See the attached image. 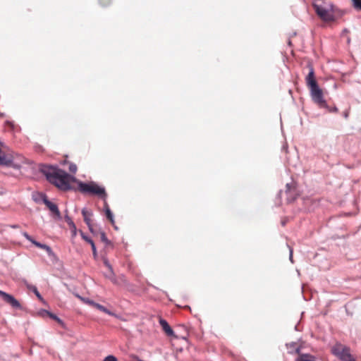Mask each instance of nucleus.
Returning <instances> with one entry per match:
<instances>
[{
	"label": "nucleus",
	"instance_id": "obj_12",
	"mask_svg": "<svg viewBox=\"0 0 361 361\" xmlns=\"http://www.w3.org/2000/svg\"><path fill=\"white\" fill-rule=\"evenodd\" d=\"M347 348L341 344H336L332 347L331 353L338 357Z\"/></svg>",
	"mask_w": 361,
	"mask_h": 361
},
{
	"label": "nucleus",
	"instance_id": "obj_6",
	"mask_svg": "<svg viewBox=\"0 0 361 361\" xmlns=\"http://www.w3.org/2000/svg\"><path fill=\"white\" fill-rule=\"evenodd\" d=\"M43 202L44 204L49 208V209L52 212V214L56 216V219H61V215L59 210L58 206L54 202L49 201L47 197L43 198Z\"/></svg>",
	"mask_w": 361,
	"mask_h": 361
},
{
	"label": "nucleus",
	"instance_id": "obj_28",
	"mask_svg": "<svg viewBox=\"0 0 361 361\" xmlns=\"http://www.w3.org/2000/svg\"><path fill=\"white\" fill-rule=\"evenodd\" d=\"M99 1L102 6H106L111 4V0H99Z\"/></svg>",
	"mask_w": 361,
	"mask_h": 361
},
{
	"label": "nucleus",
	"instance_id": "obj_31",
	"mask_svg": "<svg viewBox=\"0 0 361 361\" xmlns=\"http://www.w3.org/2000/svg\"><path fill=\"white\" fill-rule=\"evenodd\" d=\"M291 184L290 183H286V192H290V190H291Z\"/></svg>",
	"mask_w": 361,
	"mask_h": 361
},
{
	"label": "nucleus",
	"instance_id": "obj_38",
	"mask_svg": "<svg viewBox=\"0 0 361 361\" xmlns=\"http://www.w3.org/2000/svg\"><path fill=\"white\" fill-rule=\"evenodd\" d=\"M114 228H115L116 230H117V229H118V227H117L116 226H114Z\"/></svg>",
	"mask_w": 361,
	"mask_h": 361
},
{
	"label": "nucleus",
	"instance_id": "obj_26",
	"mask_svg": "<svg viewBox=\"0 0 361 361\" xmlns=\"http://www.w3.org/2000/svg\"><path fill=\"white\" fill-rule=\"evenodd\" d=\"M23 235L27 240H29L30 242H31L32 244H33V242H37L36 240H35L27 233L26 232H23L22 233Z\"/></svg>",
	"mask_w": 361,
	"mask_h": 361
},
{
	"label": "nucleus",
	"instance_id": "obj_35",
	"mask_svg": "<svg viewBox=\"0 0 361 361\" xmlns=\"http://www.w3.org/2000/svg\"><path fill=\"white\" fill-rule=\"evenodd\" d=\"M348 112H345V113L344 114V117L346 118H348Z\"/></svg>",
	"mask_w": 361,
	"mask_h": 361
},
{
	"label": "nucleus",
	"instance_id": "obj_23",
	"mask_svg": "<svg viewBox=\"0 0 361 361\" xmlns=\"http://www.w3.org/2000/svg\"><path fill=\"white\" fill-rule=\"evenodd\" d=\"M101 240L106 243V245H111V241L109 240L104 232L101 233Z\"/></svg>",
	"mask_w": 361,
	"mask_h": 361
},
{
	"label": "nucleus",
	"instance_id": "obj_14",
	"mask_svg": "<svg viewBox=\"0 0 361 361\" xmlns=\"http://www.w3.org/2000/svg\"><path fill=\"white\" fill-rule=\"evenodd\" d=\"M33 245H35L36 247L42 248L43 250H45L48 254L49 256L51 257L54 255V252L52 251L51 248L48 246L47 245L42 244L39 242H33Z\"/></svg>",
	"mask_w": 361,
	"mask_h": 361
},
{
	"label": "nucleus",
	"instance_id": "obj_18",
	"mask_svg": "<svg viewBox=\"0 0 361 361\" xmlns=\"http://www.w3.org/2000/svg\"><path fill=\"white\" fill-rule=\"evenodd\" d=\"M93 307H94L95 308L98 309L99 310H100L109 315H113V313L110 310H109L104 306H103L99 303L94 302Z\"/></svg>",
	"mask_w": 361,
	"mask_h": 361
},
{
	"label": "nucleus",
	"instance_id": "obj_20",
	"mask_svg": "<svg viewBox=\"0 0 361 361\" xmlns=\"http://www.w3.org/2000/svg\"><path fill=\"white\" fill-rule=\"evenodd\" d=\"M11 160L10 158H8V157H6L4 154V155L0 154V164H1L8 166L11 164Z\"/></svg>",
	"mask_w": 361,
	"mask_h": 361
},
{
	"label": "nucleus",
	"instance_id": "obj_15",
	"mask_svg": "<svg viewBox=\"0 0 361 361\" xmlns=\"http://www.w3.org/2000/svg\"><path fill=\"white\" fill-rule=\"evenodd\" d=\"M65 219H66V221L67 222V224L70 226V228H71V232H72V235L73 236H75L76 235V233H77V229H76L75 224H74V222L72 221V219L68 215H66L65 216Z\"/></svg>",
	"mask_w": 361,
	"mask_h": 361
},
{
	"label": "nucleus",
	"instance_id": "obj_27",
	"mask_svg": "<svg viewBox=\"0 0 361 361\" xmlns=\"http://www.w3.org/2000/svg\"><path fill=\"white\" fill-rule=\"evenodd\" d=\"M68 169L71 173H75L77 171V166L75 164H71Z\"/></svg>",
	"mask_w": 361,
	"mask_h": 361
},
{
	"label": "nucleus",
	"instance_id": "obj_29",
	"mask_svg": "<svg viewBox=\"0 0 361 361\" xmlns=\"http://www.w3.org/2000/svg\"><path fill=\"white\" fill-rule=\"evenodd\" d=\"M104 361H117V358L114 355H108L104 358Z\"/></svg>",
	"mask_w": 361,
	"mask_h": 361
},
{
	"label": "nucleus",
	"instance_id": "obj_33",
	"mask_svg": "<svg viewBox=\"0 0 361 361\" xmlns=\"http://www.w3.org/2000/svg\"><path fill=\"white\" fill-rule=\"evenodd\" d=\"M326 109H328L330 112H337L338 111V109L336 106H334L333 108H329V106H328Z\"/></svg>",
	"mask_w": 361,
	"mask_h": 361
},
{
	"label": "nucleus",
	"instance_id": "obj_17",
	"mask_svg": "<svg viewBox=\"0 0 361 361\" xmlns=\"http://www.w3.org/2000/svg\"><path fill=\"white\" fill-rule=\"evenodd\" d=\"M25 285L27 286V288L33 292V293L35 294V295L37 297V298H39V300H42V295H40V293H39L37 287L35 286H33V285H31V284H29L27 283V282H25Z\"/></svg>",
	"mask_w": 361,
	"mask_h": 361
},
{
	"label": "nucleus",
	"instance_id": "obj_7",
	"mask_svg": "<svg viewBox=\"0 0 361 361\" xmlns=\"http://www.w3.org/2000/svg\"><path fill=\"white\" fill-rule=\"evenodd\" d=\"M306 83L308 87L317 84L314 78V71L312 66H310V71L306 77Z\"/></svg>",
	"mask_w": 361,
	"mask_h": 361
},
{
	"label": "nucleus",
	"instance_id": "obj_25",
	"mask_svg": "<svg viewBox=\"0 0 361 361\" xmlns=\"http://www.w3.org/2000/svg\"><path fill=\"white\" fill-rule=\"evenodd\" d=\"M353 6L358 10H361V0H352Z\"/></svg>",
	"mask_w": 361,
	"mask_h": 361
},
{
	"label": "nucleus",
	"instance_id": "obj_3",
	"mask_svg": "<svg viewBox=\"0 0 361 361\" xmlns=\"http://www.w3.org/2000/svg\"><path fill=\"white\" fill-rule=\"evenodd\" d=\"M313 7L314 8L317 14L324 21L329 22L334 20V14H333V5H319L316 3L313 4Z\"/></svg>",
	"mask_w": 361,
	"mask_h": 361
},
{
	"label": "nucleus",
	"instance_id": "obj_13",
	"mask_svg": "<svg viewBox=\"0 0 361 361\" xmlns=\"http://www.w3.org/2000/svg\"><path fill=\"white\" fill-rule=\"evenodd\" d=\"M338 358L342 361H355V360L350 353L349 348H347L345 350H344L343 353L338 357Z\"/></svg>",
	"mask_w": 361,
	"mask_h": 361
},
{
	"label": "nucleus",
	"instance_id": "obj_1",
	"mask_svg": "<svg viewBox=\"0 0 361 361\" xmlns=\"http://www.w3.org/2000/svg\"><path fill=\"white\" fill-rule=\"evenodd\" d=\"M39 170L51 183L64 191L69 190L71 188V182L77 181L74 176L57 167L42 165Z\"/></svg>",
	"mask_w": 361,
	"mask_h": 361
},
{
	"label": "nucleus",
	"instance_id": "obj_37",
	"mask_svg": "<svg viewBox=\"0 0 361 361\" xmlns=\"http://www.w3.org/2000/svg\"><path fill=\"white\" fill-rule=\"evenodd\" d=\"M286 224V221H282V225H285Z\"/></svg>",
	"mask_w": 361,
	"mask_h": 361
},
{
	"label": "nucleus",
	"instance_id": "obj_16",
	"mask_svg": "<svg viewBox=\"0 0 361 361\" xmlns=\"http://www.w3.org/2000/svg\"><path fill=\"white\" fill-rule=\"evenodd\" d=\"M295 361H315V357L310 354H300Z\"/></svg>",
	"mask_w": 361,
	"mask_h": 361
},
{
	"label": "nucleus",
	"instance_id": "obj_36",
	"mask_svg": "<svg viewBox=\"0 0 361 361\" xmlns=\"http://www.w3.org/2000/svg\"><path fill=\"white\" fill-rule=\"evenodd\" d=\"M11 227L13 228H18V225H13V226H11Z\"/></svg>",
	"mask_w": 361,
	"mask_h": 361
},
{
	"label": "nucleus",
	"instance_id": "obj_8",
	"mask_svg": "<svg viewBox=\"0 0 361 361\" xmlns=\"http://www.w3.org/2000/svg\"><path fill=\"white\" fill-rule=\"evenodd\" d=\"M159 324L167 336H171L174 335L173 329L165 319H160Z\"/></svg>",
	"mask_w": 361,
	"mask_h": 361
},
{
	"label": "nucleus",
	"instance_id": "obj_24",
	"mask_svg": "<svg viewBox=\"0 0 361 361\" xmlns=\"http://www.w3.org/2000/svg\"><path fill=\"white\" fill-rule=\"evenodd\" d=\"M51 319L57 321L59 323H62V321L56 315L48 311H44Z\"/></svg>",
	"mask_w": 361,
	"mask_h": 361
},
{
	"label": "nucleus",
	"instance_id": "obj_21",
	"mask_svg": "<svg viewBox=\"0 0 361 361\" xmlns=\"http://www.w3.org/2000/svg\"><path fill=\"white\" fill-rule=\"evenodd\" d=\"M106 278L109 279L112 282L116 283V280L114 277V273L113 269H108V271L104 274Z\"/></svg>",
	"mask_w": 361,
	"mask_h": 361
},
{
	"label": "nucleus",
	"instance_id": "obj_4",
	"mask_svg": "<svg viewBox=\"0 0 361 361\" xmlns=\"http://www.w3.org/2000/svg\"><path fill=\"white\" fill-rule=\"evenodd\" d=\"M309 89L312 101L320 107L327 108L328 105L324 99L322 90L318 84L310 87Z\"/></svg>",
	"mask_w": 361,
	"mask_h": 361
},
{
	"label": "nucleus",
	"instance_id": "obj_10",
	"mask_svg": "<svg viewBox=\"0 0 361 361\" xmlns=\"http://www.w3.org/2000/svg\"><path fill=\"white\" fill-rule=\"evenodd\" d=\"M82 214L84 218V221L87 225L90 231L93 232V229L91 225V219H90V216L92 215V213L91 212H88L85 208H84L82 210Z\"/></svg>",
	"mask_w": 361,
	"mask_h": 361
},
{
	"label": "nucleus",
	"instance_id": "obj_34",
	"mask_svg": "<svg viewBox=\"0 0 361 361\" xmlns=\"http://www.w3.org/2000/svg\"><path fill=\"white\" fill-rule=\"evenodd\" d=\"M103 200H104V210L106 209H110L109 205H108V203L106 201V199H103Z\"/></svg>",
	"mask_w": 361,
	"mask_h": 361
},
{
	"label": "nucleus",
	"instance_id": "obj_5",
	"mask_svg": "<svg viewBox=\"0 0 361 361\" xmlns=\"http://www.w3.org/2000/svg\"><path fill=\"white\" fill-rule=\"evenodd\" d=\"M0 296L2 299L14 308H21L20 302L11 295L8 294L2 290H0Z\"/></svg>",
	"mask_w": 361,
	"mask_h": 361
},
{
	"label": "nucleus",
	"instance_id": "obj_11",
	"mask_svg": "<svg viewBox=\"0 0 361 361\" xmlns=\"http://www.w3.org/2000/svg\"><path fill=\"white\" fill-rule=\"evenodd\" d=\"M80 235H81V237L82 238L85 240L87 243H90V245H91V247H92V254L94 255V257L96 258L97 256V248H96V246H95V244L94 243V241L90 238H89L88 236H87L83 232L80 231Z\"/></svg>",
	"mask_w": 361,
	"mask_h": 361
},
{
	"label": "nucleus",
	"instance_id": "obj_19",
	"mask_svg": "<svg viewBox=\"0 0 361 361\" xmlns=\"http://www.w3.org/2000/svg\"><path fill=\"white\" fill-rule=\"evenodd\" d=\"M105 214L106 218L110 221L111 224L114 226V216L110 209H105Z\"/></svg>",
	"mask_w": 361,
	"mask_h": 361
},
{
	"label": "nucleus",
	"instance_id": "obj_2",
	"mask_svg": "<svg viewBox=\"0 0 361 361\" xmlns=\"http://www.w3.org/2000/svg\"><path fill=\"white\" fill-rule=\"evenodd\" d=\"M78 188L80 192L87 194L96 195L102 199H106L107 195L106 193L105 188L98 185L94 182L90 183H83L82 181L78 182Z\"/></svg>",
	"mask_w": 361,
	"mask_h": 361
},
{
	"label": "nucleus",
	"instance_id": "obj_9",
	"mask_svg": "<svg viewBox=\"0 0 361 361\" xmlns=\"http://www.w3.org/2000/svg\"><path fill=\"white\" fill-rule=\"evenodd\" d=\"M286 348L288 350V353L293 354L296 353L300 355L301 348L298 346L295 342H291L286 344Z\"/></svg>",
	"mask_w": 361,
	"mask_h": 361
},
{
	"label": "nucleus",
	"instance_id": "obj_32",
	"mask_svg": "<svg viewBox=\"0 0 361 361\" xmlns=\"http://www.w3.org/2000/svg\"><path fill=\"white\" fill-rule=\"evenodd\" d=\"M104 265L107 267L108 269H112L111 265L109 264V262L107 260H104Z\"/></svg>",
	"mask_w": 361,
	"mask_h": 361
},
{
	"label": "nucleus",
	"instance_id": "obj_30",
	"mask_svg": "<svg viewBox=\"0 0 361 361\" xmlns=\"http://www.w3.org/2000/svg\"><path fill=\"white\" fill-rule=\"evenodd\" d=\"M288 247L289 248V259H290V261L292 263H293V249L290 247H289L288 245Z\"/></svg>",
	"mask_w": 361,
	"mask_h": 361
},
{
	"label": "nucleus",
	"instance_id": "obj_22",
	"mask_svg": "<svg viewBox=\"0 0 361 361\" xmlns=\"http://www.w3.org/2000/svg\"><path fill=\"white\" fill-rule=\"evenodd\" d=\"M76 296L81 300L83 302L86 303V304H88L90 305H92L93 306L94 304V301L87 298H84V297H82L79 295H76Z\"/></svg>",
	"mask_w": 361,
	"mask_h": 361
}]
</instances>
